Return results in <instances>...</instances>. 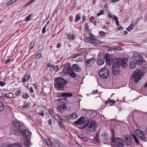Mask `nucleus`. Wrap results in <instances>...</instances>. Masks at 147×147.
Returning <instances> with one entry per match:
<instances>
[{"instance_id":"25","label":"nucleus","mask_w":147,"mask_h":147,"mask_svg":"<svg viewBox=\"0 0 147 147\" xmlns=\"http://www.w3.org/2000/svg\"><path fill=\"white\" fill-rule=\"evenodd\" d=\"M79 136L80 138L84 141L87 142L88 141V138L84 136L82 134L80 133L79 134Z\"/></svg>"},{"instance_id":"27","label":"nucleus","mask_w":147,"mask_h":147,"mask_svg":"<svg viewBox=\"0 0 147 147\" xmlns=\"http://www.w3.org/2000/svg\"><path fill=\"white\" fill-rule=\"evenodd\" d=\"M30 144V140L28 138H26L24 141V144L25 146H28Z\"/></svg>"},{"instance_id":"22","label":"nucleus","mask_w":147,"mask_h":147,"mask_svg":"<svg viewBox=\"0 0 147 147\" xmlns=\"http://www.w3.org/2000/svg\"><path fill=\"white\" fill-rule=\"evenodd\" d=\"M67 108V105L65 104L61 105L58 107V109L60 111H62L64 109H66Z\"/></svg>"},{"instance_id":"45","label":"nucleus","mask_w":147,"mask_h":147,"mask_svg":"<svg viewBox=\"0 0 147 147\" xmlns=\"http://www.w3.org/2000/svg\"><path fill=\"white\" fill-rule=\"evenodd\" d=\"M6 84L5 82H3L2 81H0V86H3Z\"/></svg>"},{"instance_id":"29","label":"nucleus","mask_w":147,"mask_h":147,"mask_svg":"<svg viewBox=\"0 0 147 147\" xmlns=\"http://www.w3.org/2000/svg\"><path fill=\"white\" fill-rule=\"evenodd\" d=\"M99 133H96V136L95 138V142L97 143L99 142Z\"/></svg>"},{"instance_id":"41","label":"nucleus","mask_w":147,"mask_h":147,"mask_svg":"<svg viewBox=\"0 0 147 147\" xmlns=\"http://www.w3.org/2000/svg\"><path fill=\"white\" fill-rule=\"evenodd\" d=\"M42 57V55L41 54H38L36 55L35 56V59H38Z\"/></svg>"},{"instance_id":"36","label":"nucleus","mask_w":147,"mask_h":147,"mask_svg":"<svg viewBox=\"0 0 147 147\" xmlns=\"http://www.w3.org/2000/svg\"><path fill=\"white\" fill-rule=\"evenodd\" d=\"M133 137L136 143L137 144H139V140L138 138H137V137H136V136L134 134H133Z\"/></svg>"},{"instance_id":"14","label":"nucleus","mask_w":147,"mask_h":147,"mask_svg":"<svg viewBox=\"0 0 147 147\" xmlns=\"http://www.w3.org/2000/svg\"><path fill=\"white\" fill-rule=\"evenodd\" d=\"M22 129H13L10 131L11 135H15L17 136H18L21 135Z\"/></svg>"},{"instance_id":"42","label":"nucleus","mask_w":147,"mask_h":147,"mask_svg":"<svg viewBox=\"0 0 147 147\" xmlns=\"http://www.w3.org/2000/svg\"><path fill=\"white\" fill-rule=\"evenodd\" d=\"M54 118L56 120H59V121L61 120V118L58 115H54Z\"/></svg>"},{"instance_id":"4","label":"nucleus","mask_w":147,"mask_h":147,"mask_svg":"<svg viewBox=\"0 0 147 147\" xmlns=\"http://www.w3.org/2000/svg\"><path fill=\"white\" fill-rule=\"evenodd\" d=\"M98 74L100 78L103 79H106L109 76V71L108 69L104 67L100 69Z\"/></svg>"},{"instance_id":"61","label":"nucleus","mask_w":147,"mask_h":147,"mask_svg":"<svg viewBox=\"0 0 147 147\" xmlns=\"http://www.w3.org/2000/svg\"><path fill=\"white\" fill-rule=\"evenodd\" d=\"M59 68V67L57 66L55 67H54V68H53V70L54 71H57L58 69Z\"/></svg>"},{"instance_id":"49","label":"nucleus","mask_w":147,"mask_h":147,"mask_svg":"<svg viewBox=\"0 0 147 147\" xmlns=\"http://www.w3.org/2000/svg\"><path fill=\"white\" fill-rule=\"evenodd\" d=\"M46 26H45L43 28L42 30V33H45L46 32Z\"/></svg>"},{"instance_id":"34","label":"nucleus","mask_w":147,"mask_h":147,"mask_svg":"<svg viewBox=\"0 0 147 147\" xmlns=\"http://www.w3.org/2000/svg\"><path fill=\"white\" fill-rule=\"evenodd\" d=\"M103 138L105 140H109V136L107 134V133H104V135H103Z\"/></svg>"},{"instance_id":"32","label":"nucleus","mask_w":147,"mask_h":147,"mask_svg":"<svg viewBox=\"0 0 147 147\" xmlns=\"http://www.w3.org/2000/svg\"><path fill=\"white\" fill-rule=\"evenodd\" d=\"M80 15L79 14H77L76 16V17L75 20V22H78L80 19Z\"/></svg>"},{"instance_id":"26","label":"nucleus","mask_w":147,"mask_h":147,"mask_svg":"<svg viewBox=\"0 0 147 147\" xmlns=\"http://www.w3.org/2000/svg\"><path fill=\"white\" fill-rule=\"evenodd\" d=\"M30 77V75L28 76L27 75L24 76L22 80V82L23 83L25 82L26 81L28 80Z\"/></svg>"},{"instance_id":"62","label":"nucleus","mask_w":147,"mask_h":147,"mask_svg":"<svg viewBox=\"0 0 147 147\" xmlns=\"http://www.w3.org/2000/svg\"><path fill=\"white\" fill-rule=\"evenodd\" d=\"M115 22L116 23L117 26H118L119 25V21H118V20H117L115 21Z\"/></svg>"},{"instance_id":"55","label":"nucleus","mask_w":147,"mask_h":147,"mask_svg":"<svg viewBox=\"0 0 147 147\" xmlns=\"http://www.w3.org/2000/svg\"><path fill=\"white\" fill-rule=\"evenodd\" d=\"M85 29H86L88 31L89 27L88 26V24L86 23L85 26Z\"/></svg>"},{"instance_id":"50","label":"nucleus","mask_w":147,"mask_h":147,"mask_svg":"<svg viewBox=\"0 0 147 147\" xmlns=\"http://www.w3.org/2000/svg\"><path fill=\"white\" fill-rule=\"evenodd\" d=\"M92 21H93V23L94 25L96 26V20L94 18L93 19Z\"/></svg>"},{"instance_id":"23","label":"nucleus","mask_w":147,"mask_h":147,"mask_svg":"<svg viewBox=\"0 0 147 147\" xmlns=\"http://www.w3.org/2000/svg\"><path fill=\"white\" fill-rule=\"evenodd\" d=\"M137 63L135 61H131L130 62L129 67L131 69H134L136 67Z\"/></svg>"},{"instance_id":"12","label":"nucleus","mask_w":147,"mask_h":147,"mask_svg":"<svg viewBox=\"0 0 147 147\" xmlns=\"http://www.w3.org/2000/svg\"><path fill=\"white\" fill-rule=\"evenodd\" d=\"M21 134H22L23 137L25 138H30L31 133L28 130L25 129L23 130L22 129Z\"/></svg>"},{"instance_id":"6","label":"nucleus","mask_w":147,"mask_h":147,"mask_svg":"<svg viewBox=\"0 0 147 147\" xmlns=\"http://www.w3.org/2000/svg\"><path fill=\"white\" fill-rule=\"evenodd\" d=\"M142 77V76L141 75V73H140V69H138L133 73L131 79V80L134 79V82L136 83H137Z\"/></svg>"},{"instance_id":"51","label":"nucleus","mask_w":147,"mask_h":147,"mask_svg":"<svg viewBox=\"0 0 147 147\" xmlns=\"http://www.w3.org/2000/svg\"><path fill=\"white\" fill-rule=\"evenodd\" d=\"M113 20L116 21L118 20L117 17L115 15H114L113 17Z\"/></svg>"},{"instance_id":"3","label":"nucleus","mask_w":147,"mask_h":147,"mask_svg":"<svg viewBox=\"0 0 147 147\" xmlns=\"http://www.w3.org/2000/svg\"><path fill=\"white\" fill-rule=\"evenodd\" d=\"M89 37H85L84 40L86 42L91 43L95 46H96L101 44V41L96 39L94 36L91 32L89 33Z\"/></svg>"},{"instance_id":"30","label":"nucleus","mask_w":147,"mask_h":147,"mask_svg":"<svg viewBox=\"0 0 147 147\" xmlns=\"http://www.w3.org/2000/svg\"><path fill=\"white\" fill-rule=\"evenodd\" d=\"M37 113L40 116H44L43 112L41 110H38L36 111Z\"/></svg>"},{"instance_id":"44","label":"nucleus","mask_w":147,"mask_h":147,"mask_svg":"<svg viewBox=\"0 0 147 147\" xmlns=\"http://www.w3.org/2000/svg\"><path fill=\"white\" fill-rule=\"evenodd\" d=\"M104 13V11L103 10H102L100 11L97 14V16H99L101 15H102Z\"/></svg>"},{"instance_id":"37","label":"nucleus","mask_w":147,"mask_h":147,"mask_svg":"<svg viewBox=\"0 0 147 147\" xmlns=\"http://www.w3.org/2000/svg\"><path fill=\"white\" fill-rule=\"evenodd\" d=\"M134 27V25L133 24H131L130 26H129L127 28V30L129 31H130Z\"/></svg>"},{"instance_id":"60","label":"nucleus","mask_w":147,"mask_h":147,"mask_svg":"<svg viewBox=\"0 0 147 147\" xmlns=\"http://www.w3.org/2000/svg\"><path fill=\"white\" fill-rule=\"evenodd\" d=\"M49 114L51 115H52L53 114V110H50L49 111Z\"/></svg>"},{"instance_id":"21","label":"nucleus","mask_w":147,"mask_h":147,"mask_svg":"<svg viewBox=\"0 0 147 147\" xmlns=\"http://www.w3.org/2000/svg\"><path fill=\"white\" fill-rule=\"evenodd\" d=\"M3 95V97H5L7 98H10L13 97V94L11 92H10L7 94L4 93Z\"/></svg>"},{"instance_id":"59","label":"nucleus","mask_w":147,"mask_h":147,"mask_svg":"<svg viewBox=\"0 0 147 147\" xmlns=\"http://www.w3.org/2000/svg\"><path fill=\"white\" fill-rule=\"evenodd\" d=\"M11 60V59H8L7 60H6L5 61V64H7V63H8L9 62V61H10Z\"/></svg>"},{"instance_id":"24","label":"nucleus","mask_w":147,"mask_h":147,"mask_svg":"<svg viewBox=\"0 0 147 147\" xmlns=\"http://www.w3.org/2000/svg\"><path fill=\"white\" fill-rule=\"evenodd\" d=\"M97 63L98 65H102L104 63V60L103 57L99 58L97 61Z\"/></svg>"},{"instance_id":"64","label":"nucleus","mask_w":147,"mask_h":147,"mask_svg":"<svg viewBox=\"0 0 147 147\" xmlns=\"http://www.w3.org/2000/svg\"><path fill=\"white\" fill-rule=\"evenodd\" d=\"M143 132L144 133V135H147V130H144Z\"/></svg>"},{"instance_id":"7","label":"nucleus","mask_w":147,"mask_h":147,"mask_svg":"<svg viewBox=\"0 0 147 147\" xmlns=\"http://www.w3.org/2000/svg\"><path fill=\"white\" fill-rule=\"evenodd\" d=\"M73 96V94L71 93L70 92H62L60 94L58 95L59 97H65V98H62V100L61 102L62 103H65L67 102V100L66 99L67 97H70Z\"/></svg>"},{"instance_id":"43","label":"nucleus","mask_w":147,"mask_h":147,"mask_svg":"<svg viewBox=\"0 0 147 147\" xmlns=\"http://www.w3.org/2000/svg\"><path fill=\"white\" fill-rule=\"evenodd\" d=\"M29 97V96L27 94H23L22 97L23 98H26Z\"/></svg>"},{"instance_id":"10","label":"nucleus","mask_w":147,"mask_h":147,"mask_svg":"<svg viewBox=\"0 0 147 147\" xmlns=\"http://www.w3.org/2000/svg\"><path fill=\"white\" fill-rule=\"evenodd\" d=\"M135 132L138 138L142 141H146V138L143 132L139 129H136L135 130Z\"/></svg>"},{"instance_id":"9","label":"nucleus","mask_w":147,"mask_h":147,"mask_svg":"<svg viewBox=\"0 0 147 147\" xmlns=\"http://www.w3.org/2000/svg\"><path fill=\"white\" fill-rule=\"evenodd\" d=\"M88 120V117H81L78 120L75 121L74 123L76 125L82 126L86 124Z\"/></svg>"},{"instance_id":"46","label":"nucleus","mask_w":147,"mask_h":147,"mask_svg":"<svg viewBox=\"0 0 147 147\" xmlns=\"http://www.w3.org/2000/svg\"><path fill=\"white\" fill-rule=\"evenodd\" d=\"M13 3V2L12 1V0H10L8 2V3L7 4V6H9Z\"/></svg>"},{"instance_id":"38","label":"nucleus","mask_w":147,"mask_h":147,"mask_svg":"<svg viewBox=\"0 0 147 147\" xmlns=\"http://www.w3.org/2000/svg\"><path fill=\"white\" fill-rule=\"evenodd\" d=\"M137 63V64L140 65H142V62H144L142 61L141 60V59H140V60H137L136 61Z\"/></svg>"},{"instance_id":"15","label":"nucleus","mask_w":147,"mask_h":147,"mask_svg":"<svg viewBox=\"0 0 147 147\" xmlns=\"http://www.w3.org/2000/svg\"><path fill=\"white\" fill-rule=\"evenodd\" d=\"M132 138L131 137H128L125 136L123 140L126 145L129 146H131L132 144Z\"/></svg>"},{"instance_id":"33","label":"nucleus","mask_w":147,"mask_h":147,"mask_svg":"<svg viewBox=\"0 0 147 147\" xmlns=\"http://www.w3.org/2000/svg\"><path fill=\"white\" fill-rule=\"evenodd\" d=\"M4 109L3 104L2 101L0 100V112H2Z\"/></svg>"},{"instance_id":"17","label":"nucleus","mask_w":147,"mask_h":147,"mask_svg":"<svg viewBox=\"0 0 147 147\" xmlns=\"http://www.w3.org/2000/svg\"><path fill=\"white\" fill-rule=\"evenodd\" d=\"M12 123L13 126L14 127H17L18 129H22L24 127V126L22 125L19 122L16 121H13Z\"/></svg>"},{"instance_id":"31","label":"nucleus","mask_w":147,"mask_h":147,"mask_svg":"<svg viewBox=\"0 0 147 147\" xmlns=\"http://www.w3.org/2000/svg\"><path fill=\"white\" fill-rule=\"evenodd\" d=\"M74 36L73 35H71L70 33L68 34L67 39L70 40H73L74 39Z\"/></svg>"},{"instance_id":"48","label":"nucleus","mask_w":147,"mask_h":147,"mask_svg":"<svg viewBox=\"0 0 147 147\" xmlns=\"http://www.w3.org/2000/svg\"><path fill=\"white\" fill-rule=\"evenodd\" d=\"M29 106V103L28 102H27L23 106V107L24 108H25Z\"/></svg>"},{"instance_id":"18","label":"nucleus","mask_w":147,"mask_h":147,"mask_svg":"<svg viewBox=\"0 0 147 147\" xmlns=\"http://www.w3.org/2000/svg\"><path fill=\"white\" fill-rule=\"evenodd\" d=\"M67 116L69 117L67 119V121L69 122L71 121V119H75L77 118L78 117L77 114L74 113H73L69 115H67Z\"/></svg>"},{"instance_id":"40","label":"nucleus","mask_w":147,"mask_h":147,"mask_svg":"<svg viewBox=\"0 0 147 147\" xmlns=\"http://www.w3.org/2000/svg\"><path fill=\"white\" fill-rule=\"evenodd\" d=\"M35 45V43L33 42H31L30 43L29 45V48L32 49L33 48Z\"/></svg>"},{"instance_id":"20","label":"nucleus","mask_w":147,"mask_h":147,"mask_svg":"<svg viewBox=\"0 0 147 147\" xmlns=\"http://www.w3.org/2000/svg\"><path fill=\"white\" fill-rule=\"evenodd\" d=\"M72 68L74 71L76 72H79L81 70V68L76 64H74L72 65Z\"/></svg>"},{"instance_id":"16","label":"nucleus","mask_w":147,"mask_h":147,"mask_svg":"<svg viewBox=\"0 0 147 147\" xmlns=\"http://www.w3.org/2000/svg\"><path fill=\"white\" fill-rule=\"evenodd\" d=\"M67 70L71 78H76L77 76H79V75H77L74 72L70 67H68L67 69Z\"/></svg>"},{"instance_id":"1","label":"nucleus","mask_w":147,"mask_h":147,"mask_svg":"<svg viewBox=\"0 0 147 147\" xmlns=\"http://www.w3.org/2000/svg\"><path fill=\"white\" fill-rule=\"evenodd\" d=\"M127 59H122L120 58H117V60L112 65V72L115 76L119 74L120 71V67L122 66L123 68L127 66Z\"/></svg>"},{"instance_id":"53","label":"nucleus","mask_w":147,"mask_h":147,"mask_svg":"<svg viewBox=\"0 0 147 147\" xmlns=\"http://www.w3.org/2000/svg\"><path fill=\"white\" fill-rule=\"evenodd\" d=\"M114 48H115L114 49H115V50H120L121 49H120L121 47H118V46L115 47Z\"/></svg>"},{"instance_id":"39","label":"nucleus","mask_w":147,"mask_h":147,"mask_svg":"<svg viewBox=\"0 0 147 147\" xmlns=\"http://www.w3.org/2000/svg\"><path fill=\"white\" fill-rule=\"evenodd\" d=\"M59 126L62 129L64 128H65V126L63 125L62 122L60 120H59Z\"/></svg>"},{"instance_id":"28","label":"nucleus","mask_w":147,"mask_h":147,"mask_svg":"<svg viewBox=\"0 0 147 147\" xmlns=\"http://www.w3.org/2000/svg\"><path fill=\"white\" fill-rule=\"evenodd\" d=\"M10 147H22V144H14L10 146Z\"/></svg>"},{"instance_id":"57","label":"nucleus","mask_w":147,"mask_h":147,"mask_svg":"<svg viewBox=\"0 0 147 147\" xmlns=\"http://www.w3.org/2000/svg\"><path fill=\"white\" fill-rule=\"evenodd\" d=\"M123 27L122 26H119V27H118V28H117V29L119 30H123Z\"/></svg>"},{"instance_id":"47","label":"nucleus","mask_w":147,"mask_h":147,"mask_svg":"<svg viewBox=\"0 0 147 147\" xmlns=\"http://www.w3.org/2000/svg\"><path fill=\"white\" fill-rule=\"evenodd\" d=\"M116 102L115 100L112 99V100H109V103H110L111 102L112 104H114Z\"/></svg>"},{"instance_id":"8","label":"nucleus","mask_w":147,"mask_h":147,"mask_svg":"<svg viewBox=\"0 0 147 147\" xmlns=\"http://www.w3.org/2000/svg\"><path fill=\"white\" fill-rule=\"evenodd\" d=\"M96 59L94 57L86 59L84 61L85 66L87 67H91L93 65Z\"/></svg>"},{"instance_id":"52","label":"nucleus","mask_w":147,"mask_h":147,"mask_svg":"<svg viewBox=\"0 0 147 147\" xmlns=\"http://www.w3.org/2000/svg\"><path fill=\"white\" fill-rule=\"evenodd\" d=\"M99 34L100 35L103 36L105 34V33L103 31H100L99 32Z\"/></svg>"},{"instance_id":"63","label":"nucleus","mask_w":147,"mask_h":147,"mask_svg":"<svg viewBox=\"0 0 147 147\" xmlns=\"http://www.w3.org/2000/svg\"><path fill=\"white\" fill-rule=\"evenodd\" d=\"M49 146H52L53 144V143L52 142H51L50 140H49Z\"/></svg>"},{"instance_id":"54","label":"nucleus","mask_w":147,"mask_h":147,"mask_svg":"<svg viewBox=\"0 0 147 147\" xmlns=\"http://www.w3.org/2000/svg\"><path fill=\"white\" fill-rule=\"evenodd\" d=\"M52 120L51 119H49L48 121V123L50 125H51L52 124Z\"/></svg>"},{"instance_id":"5","label":"nucleus","mask_w":147,"mask_h":147,"mask_svg":"<svg viewBox=\"0 0 147 147\" xmlns=\"http://www.w3.org/2000/svg\"><path fill=\"white\" fill-rule=\"evenodd\" d=\"M111 132L112 133V141L113 142H115L116 146L117 147H123V142L122 139L119 138L117 137L116 138H114L115 133L114 130L112 129L111 130Z\"/></svg>"},{"instance_id":"56","label":"nucleus","mask_w":147,"mask_h":147,"mask_svg":"<svg viewBox=\"0 0 147 147\" xmlns=\"http://www.w3.org/2000/svg\"><path fill=\"white\" fill-rule=\"evenodd\" d=\"M114 47H113L108 49V50L109 51H115Z\"/></svg>"},{"instance_id":"13","label":"nucleus","mask_w":147,"mask_h":147,"mask_svg":"<svg viewBox=\"0 0 147 147\" xmlns=\"http://www.w3.org/2000/svg\"><path fill=\"white\" fill-rule=\"evenodd\" d=\"M96 127V123L93 120L90 122V125L88 127V130L90 132H94L95 130Z\"/></svg>"},{"instance_id":"35","label":"nucleus","mask_w":147,"mask_h":147,"mask_svg":"<svg viewBox=\"0 0 147 147\" xmlns=\"http://www.w3.org/2000/svg\"><path fill=\"white\" fill-rule=\"evenodd\" d=\"M32 16V14H29L28 16L26 17L25 19V21H28L31 20V18Z\"/></svg>"},{"instance_id":"11","label":"nucleus","mask_w":147,"mask_h":147,"mask_svg":"<svg viewBox=\"0 0 147 147\" xmlns=\"http://www.w3.org/2000/svg\"><path fill=\"white\" fill-rule=\"evenodd\" d=\"M106 61V63L108 66L110 65L113 63L112 56L109 54H106L104 55V57Z\"/></svg>"},{"instance_id":"58","label":"nucleus","mask_w":147,"mask_h":147,"mask_svg":"<svg viewBox=\"0 0 147 147\" xmlns=\"http://www.w3.org/2000/svg\"><path fill=\"white\" fill-rule=\"evenodd\" d=\"M21 92V91H18L16 93V96H19Z\"/></svg>"},{"instance_id":"2","label":"nucleus","mask_w":147,"mask_h":147,"mask_svg":"<svg viewBox=\"0 0 147 147\" xmlns=\"http://www.w3.org/2000/svg\"><path fill=\"white\" fill-rule=\"evenodd\" d=\"M55 81L57 83L54 84L55 87L59 90L63 91L64 90V86L66 85L67 82L61 77H57Z\"/></svg>"},{"instance_id":"19","label":"nucleus","mask_w":147,"mask_h":147,"mask_svg":"<svg viewBox=\"0 0 147 147\" xmlns=\"http://www.w3.org/2000/svg\"><path fill=\"white\" fill-rule=\"evenodd\" d=\"M133 55L134 57L136 58H139L140 59H141L142 61L143 62H145V60L143 58L142 56L138 52H135L134 53Z\"/></svg>"}]
</instances>
